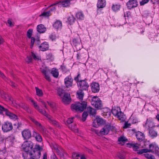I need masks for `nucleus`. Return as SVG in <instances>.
Segmentation results:
<instances>
[{
  "label": "nucleus",
  "mask_w": 159,
  "mask_h": 159,
  "mask_svg": "<svg viewBox=\"0 0 159 159\" xmlns=\"http://www.w3.org/2000/svg\"><path fill=\"white\" fill-rule=\"evenodd\" d=\"M90 86L93 92L96 93L99 92L100 90V85L98 83L93 82L91 83Z\"/></svg>",
  "instance_id": "14"
},
{
  "label": "nucleus",
  "mask_w": 159,
  "mask_h": 159,
  "mask_svg": "<svg viewBox=\"0 0 159 159\" xmlns=\"http://www.w3.org/2000/svg\"><path fill=\"white\" fill-rule=\"evenodd\" d=\"M33 106L36 110H37L39 112L43 115H44V114H46V112L45 111H44L42 109H40L39 106L37 104V103Z\"/></svg>",
  "instance_id": "35"
},
{
  "label": "nucleus",
  "mask_w": 159,
  "mask_h": 159,
  "mask_svg": "<svg viewBox=\"0 0 159 159\" xmlns=\"http://www.w3.org/2000/svg\"><path fill=\"white\" fill-rule=\"evenodd\" d=\"M7 109L4 108L3 106L0 105V114H2L3 111L5 112V110Z\"/></svg>",
  "instance_id": "62"
},
{
  "label": "nucleus",
  "mask_w": 159,
  "mask_h": 159,
  "mask_svg": "<svg viewBox=\"0 0 159 159\" xmlns=\"http://www.w3.org/2000/svg\"><path fill=\"white\" fill-rule=\"evenodd\" d=\"M73 79L70 75L66 77L64 79V83L66 88H68L72 86Z\"/></svg>",
  "instance_id": "9"
},
{
  "label": "nucleus",
  "mask_w": 159,
  "mask_h": 159,
  "mask_svg": "<svg viewBox=\"0 0 159 159\" xmlns=\"http://www.w3.org/2000/svg\"><path fill=\"white\" fill-rule=\"evenodd\" d=\"M68 126L69 128L74 132L75 133L78 132V129L75 124H74L73 125H69Z\"/></svg>",
  "instance_id": "41"
},
{
  "label": "nucleus",
  "mask_w": 159,
  "mask_h": 159,
  "mask_svg": "<svg viewBox=\"0 0 159 159\" xmlns=\"http://www.w3.org/2000/svg\"><path fill=\"white\" fill-rule=\"evenodd\" d=\"M18 106L19 107L22 108L26 111H29V107L27 105L23 103H21Z\"/></svg>",
  "instance_id": "44"
},
{
  "label": "nucleus",
  "mask_w": 159,
  "mask_h": 159,
  "mask_svg": "<svg viewBox=\"0 0 159 159\" xmlns=\"http://www.w3.org/2000/svg\"><path fill=\"white\" fill-rule=\"evenodd\" d=\"M53 28L57 30L61 29L62 27V23L60 20H56L53 25Z\"/></svg>",
  "instance_id": "19"
},
{
  "label": "nucleus",
  "mask_w": 159,
  "mask_h": 159,
  "mask_svg": "<svg viewBox=\"0 0 159 159\" xmlns=\"http://www.w3.org/2000/svg\"><path fill=\"white\" fill-rule=\"evenodd\" d=\"M7 23L9 25V26L10 27H12L14 25V23L12 22L11 20L10 19L8 20Z\"/></svg>",
  "instance_id": "56"
},
{
  "label": "nucleus",
  "mask_w": 159,
  "mask_h": 159,
  "mask_svg": "<svg viewBox=\"0 0 159 159\" xmlns=\"http://www.w3.org/2000/svg\"><path fill=\"white\" fill-rule=\"evenodd\" d=\"M33 106L36 110H37L39 112L43 115H44V114H46V112L45 111H44L42 109H40L39 106L37 104V103Z\"/></svg>",
  "instance_id": "36"
},
{
  "label": "nucleus",
  "mask_w": 159,
  "mask_h": 159,
  "mask_svg": "<svg viewBox=\"0 0 159 159\" xmlns=\"http://www.w3.org/2000/svg\"><path fill=\"white\" fill-rule=\"evenodd\" d=\"M13 129L12 123L8 121L5 122L2 125V129L5 132H8Z\"/></svg>",
  "instance_id": "6"
},
{
  "label": "nucleus",
  "mask_w": 159,
  "mask_h": 159,
  "mask_svg": "<svg viewBox=\"0 0 159 159\" xmlns=\"http://www.w3.org/2000/svg\"><path fill=\"white\" fill-rule=\"evenodd\" d=\"M97 122V123L99 125H100L104 124L105 123L104 121L101 118L98 117H97L95 120Z\"/></svg>",
  "instance_id": "39"
},
{
  "label": "nucleus",
  "mask_w": 159,
  "mask_h": 159,
  "mask_svg": "<svg viewBox=\"0 0 159 159\" xmlns=\"http://www.w3.org/2000/svg\"><path fill=\"white\" fill-rule=\"evenodd\" d=\"M133 148L134 150L135 151H138V150L139 148V147L137 146V144H134Z\"/></svg>",
  "instance_id": "61"
},
{
  "label": "nucleus",
  "mask_w": 159,
  "mask_h": 159,
  "mask_svg": "<svg viewBox=\"0 0 159 159\" xmlns=\"http://www.w3.org/2000/svg\"><path fill=\"white\" fill-rule=\"evenodd\" d=\"M88 116V113L87 112H84L82 115V120L84 121L86 120V118Z\"/></svg>",
  "instance_id": "48"
},
{
  "label": "nucleus",
  "mask_w": 159,
  "mask_h": 159,
  "mask_svg": "<svg viewBox=\"0 0 159 159\" xmlns=\"http://www.w3.org/2000/svg\"><path fill=\"white\" fill-rule=\"evenodd\" d=\"M75 19L74 17L72 15L69 16L67 18V20L69 23L70 25L72 24L74 22Z\"/></svg>",
  "instance_id": "38"
},
{
  "label": "nucleus",
  "mask_w": 159,
  "mask_h": 159,
  "mask_svg": "<svg viewBox=\"0 0 159 159\" xmlns=\"http://www.w3.org/2000/svg\"><path fill=\"white\" fill-rule=\"evenodd\" d=\"M87 110L90 115L93 116H95L96 112V111L95 109L91 107H88L87 108Z\"/></svg>",
  "instance_id": "32"
},
{
  "label": "nucleus",
  "mask_w": 159,
  "mask_h": 159,
  "mask_svg": "<svg viewBox=\"0 0 159 159\" xmlns=\"http://www.w3.org/2000/svg\"><path fill=\"white\" fill-rule=\"evenodd\" d=\"M31 121L38 127H39V131L41 133H43L45 131L46 129L39 122L37 121L35 119L30 118Z\"/></svg>",
  "instance_id": "11"
},
{
  "label": "nucleus",
  "mask_w": 159,
  "mask_h": 159,
  "mask_svg": "<svg viewBox=\"0 0 159 159\" xmlns=\"http://www.w3.org/2000/svg\"><path fill=\"white\" fill-rule=\"evenodd\" d=\"M25 62L28 64H29L32 61V59L31 56H27L25 59Z\"/></svg>",
  "instance_id": "45"
},
{
  "label": "nucleus",
  "mask_w": 159,
  "mask_h": 159,
  "mask_svg": "<svg viewBox=\"0 0 159 159\" xmlns=\"http://www.w3.org/2000/svg\"><path fill=\"white\" fill-rule=\"evenodd\" d=\"M77 97L80 101H82L83 98L84 96V93L83 90H79L76 93Z\"/></svg>",
  "instance_id": "29"
},
{
  "label": "nucleus",
  "mask_w": 159,
  "mask_h": 159,
  "mask_svg": "<svg viewBox=\"0 0 159 159\" xmlns=\"http://www.w3.org/2000/svg\"><path fill=\"white\" fill-rule=\"evenodd\" d=\"M145 126L146 127L148 128L149 129H152V128L156 126L157 127H159V124L156 126L152 119H148L145 124Z\"/></svg>",
  "instance_id": "10"
},
{
  "label": "nucleus",
  "mask_w": 159,
  "mask_h": 159,
  "mask_svg": "<svg viewBox=\"0 0 159 159\" xmlns=\"http://www.w3.org/2000/svg\"><path fill=\"white\" fill-rule=\"evenodd\" d=\"M31 45H30V48H32L33 47V45L34 44V43L35 41V38L33 37H31Z\"/></svg>",
  "instance_id": "59"
},
{
  "label": "nucleus",
  "mask_w": 159,
  "mask_h": 159,
  "mask_svg": "<svg viewBox=\"0 0 159 159\" xmlns=\"http://www.w3.org/2000/svg\"><path fill=\"white\" fill-rule=\"evenodd\" d=\"M49 45L48 43L43 42L39 46V48L40 50L44 51L48 50L49 48Z\"/></svg>",
  "instance_id": "21"
},
{
  "label": "nucleus",
  "mask_w": 159,
  "mask_h": 159,
  "mask_svg": "<svg viewBox=\"0 0 159 159\" xmlns=\"http://www.w3.org/2000/svg\"><path fill=\"white\" fill-rule=\"evenodd\" d=\"M144 155L147 159H156L154 156L147 152L144 154Z\"/></svg>",
  "instance_id": "42"
},
{
  "label": "nucleus",
  "mask_w": 159,
  "mask_h": 159,
  "mask_svg": "<svg viewBox=\"0 0 159 159\" xmlns=\"http://www.w3.org/2000/svg\"><path fill=\"white\" fill-rule=\"evenodd\" d=\"M31 56L32 57L33 59L35 60L38 61L41 60L40 57L39 56L33 52H31Z\"/></svg>",
  "instance_id": "40"
},
{
  "label": "nucleus",
  "mask_w": 159,
  "mask_h": 159,
  "mask_svg": "<svg viewBox=\"0 0 159 159\" xmlns=\"http://www.w3.org/2000/svg\"><path fill=\"white\" fill-rule=\"evenodd\" d=\"M51 147L52 149L57 150V151L58 150V145L55 143H52L51 145Z\"/></svg>",
  "instance_id": "53"
},
{
  "label": "nucleus",
  "mask_w": 159,
  "mask_h": 159,
  "mask_svg": "<svg viewBox=\"0 0 159 159\" xmlns=\"http://www.w3.org/2000/svg\"><path fill=\"white\" fill-rule=\"evenodd\" d=\"M47 103L48 105H49L54 110H55L56 109V104L54 103L53 102H47Z\"/></svg>",
  "instance_id": "47"
},
{
  "label": "nucleus",
  "mask_w": 159,
  "mask_h": 159,
  "mask_svg": "<svg viewBox=\"0 0 159 159\" xmlns=\"http://www.w3.org/2000/svg\"><path fill=\"white\" fill-rule=\"evenodd\" d=\"M51 15L50 11H49L47 12H44L42 13L39 16H43L44 17H47L50 16Z\"/></svg>",
  "instance_id": "43"
},
{
  "label": "nucleus",
  "mask_w": 159,
  "mask_h": 159,
  "mask_svg": "<svg viewBox=\"0 0 159 159\" xmlns=\"http://www.w3.org/2000/svg\"><path fill=\"white\" fill-rule=\"evenodd\" d=\"M62 97V101L65 104H69L71 101L70 94L67 93H65Z\"/></svg>",
  "instance_id": "15"
},
{
  "label": "nucleus",
  "mask_w": 159,
  "mask_h": 159,
  "mask_svg": "<svg viewBox=\"0 0 159 159\" xmlns=\"http://www.w3.org/2000/svg\"><path fill=\"white\" fill-rule=\"evenodd\" d=\"M91 130L94 132L98 136H101V134L100 133V131H99L98 130H97L96 129L93 128H91Z\"/></svg>",
  "instance_id": "46"
},
{
  "label": "nucleus",
  "mask_w": 159,
  "mask_h": 159,
  "mask_svg": "<svg viewBox=\"0 0 159 159\" xmlns=\"http://www.w3.org/2000/svg\"><path fill=\"white\" fill-rule=\"evenodd\" d=\"M118 141L119 143L123 145L125 142L128 141V139L125 137L121 136L118 138Z\"/></svg>",
  "instance_id": "26"
},
{
  "label": "nucleus",
  "mask_w": 159,
  "mask_h": 159,
  "mask_svg": "<svg viewBox=\"0 0 159 159\" xmlns=\"http://www.w3.org/2000/svg\"><path fill=\"white\" fill-rule=\"evenodd\" d=\"M106 5V0H98L97 4V7L98 8H103Z\"/></svg>",
  "instance_id": "22"
},
{
  "label": "nucleus",
  "mask_w": 159,
  "mask_h": 159,
  "mask_svg": "<svg viewBox=\"0 0 159 159\" xmlns=\"http://www.w3.org/2000/svg\"><path fill=\"white\" fill-rule=\"evenodd\" d=\"M117 156L120 159H125V157L124 155L120 153H118Z\"/></svg>",
  "instance_id": "58"
},
{
  "label": "nucleus",
  "mask_w": 159,
  "mask_h": 159,
  "mask_svg": "<svg viewBox=\"0 0 159 159\" xmlns=\"http://www.w3.org/2000/svg\"><path fill=\"white\" fill-rule=\"evenodd\" d=\"M149 149H148V152H152L153 153H158L159 148L157 146L153 144L149 145Z\"/></svg>",
  "instance_id": "17"
},
{
  "label": "nucleus",
  "mask_w": 159,
  "mask_h": 159,
  "mask_svg": "<svg viewBox=\"0 0 159 159\" xmlns=\"http://www.w3.org/2000/svg\"><path fill=\"white\" fill-rule=\"evenodd\" d=\"M41 71L43 74L44 75L45 79L49 81H51V79L48 75V74L50 72V70L46 69H42Z\"/></svg>",
  "instance_id": "18"
},
{
  "label": "nucleus",
  "mask_w": 159,
  "mask_h": 159,
  "mask_svg": "<svg viewBox=\"0 0 159 159\" xmlns=\"http://www.w3.org/2000/svg\"><path fill=\"white\" fill-rule=\"evenodd\" d=\"M22 154L24 159H32L34 157L33 154L31 152L24 151Z\"/></svg>",
  "instance_id": "20"
},
{
  "label": "nucleus",
  "mask_w": 159,
  "mask_h": 159,
  "mask_svg": "<svg viewBox=\"0 0 159 159\" xmlns=\"http://www.w3.org/2000/svg\"><path fill=\"white\" fill-rule=\"evenodd\" d=\"M136 136L137 140L139 141H142L145 139L144 134L140 131H138L136 133Z\"/></svg>",
  "instance_id": "23"
},
{
  "label": "nucleus",
  "mask_w": 159,
  "mask_h": 159,
  "mask_svg": "<svg viewBox=\"0 0 159 159\" xmlns=\"http://www.w3.org/2000/svg\"><path fill=\"white\" fill-rule=\"evenodd\" d=\"M91 104L94 107L99 109L102 107V102L97 96H93L92 98Z\"/></svg>",
  "instance_id": "3"
},
{
  "label": "nucleus",
  "mask_w": 159,
  "mask_h": 159,
  "mask_svg": "<svg viewBox=\"0 0 159 159\" xmlns=\"http://www.w3.org/2000/svg\"><path fill=\"white\" fill-rule=\"evenodd\" d=\"M87 106V103L84 101H82L81 103L77 102L71 105V109L73 111L82 112L86 109Z\"/></svg>",
  "instance_id": "1"
},
{
  "label": "nucleus",
  "mask_w": 159,
  "mask_h": 159,
  "mask_svg": "<svg viewBox=\"0 0 159 159\" xmlns=\"http://www.w3.org/2000/svg\"><path fill=\"white\" fill-rule=\"evenodd\" d=\"M77 84L78 87H79V90H87L89 87L88 83L84 80H79Z\"/></svg>",
  "instance_id": "5"
},
{
  "label": "nucleus",
  "mask_w": 159,
  "mask_h": 159,
  "mask_svg": "<svg viewBox=\"0 0 159 159\" xmlns=\"http://www.w3.org/2000/svg\"><path fill=\"white\" fill-rule=\"evenodd\" d=\"M126 5L128 9L137 7L138 6V2L137 0H129L126 3Z\"/></svg>",
  "instance_id": "8"
},
{
  "label": "nucleus",
  "mask_w": 159,
  "mask_h": 159,
  "mask_svg": "<svg viewBox=\"0 0 159 159\" xmlns=\"http://www.w3.org/2000/svg\"><path fill=\"white\" fill-rule=\"evenodd\" d=\"M137 153L139 154H141L143 153H147L148 152V149H142L137 151Z\"/></svg>",
  "instance_id": "49"
},
{
  "label": "nucleus",
  "mask_w": 159,
  "mask_h": 159,
  "mask_svg": "<svg viewBox=\"0 0 159 159\" xmlns=\"http://www.w3.org/2000/svg\"><path fill=\"white\" fill-rule=\"evenodd\" d=\"M46 30V28L42 24L39 25L37 27V31L40 33L44 32Z\"/></svg>",
  "instance_id": "25"
},
{
  "label": "nucleus",
  "mask_w": 159,
  "mask_h": 159,
  "mask_svg": "<svg viewBox=\"0 0 159 159\" xmlns=\"http://www.w3.org/2000/svg\"><path fill=\"white\" fill-rule=\"evenodd\" d=\"M51 73L53 76L55 78H57L59 75V73L58 70L56 69L53 68L52 69Z\"/></svg>",
  "instance_id": "33"
},
{
  "label": "nucleus",
  "mask_w": 159,
  "mask_h": 159,
  "mask_svg": "<svg viewBox=\"0 0 159 159\" xmlns=\"http://www.w3.org/2000/svg\"><path fill=\"white\" fill-rule=\"evenodd\" d=\"M33 30L32 29H29L27 32V36L28 38L30 39L32 35Z\"/></svg>",
  "instance_id": "50"
},
{
  "label": "nucleus",
  "mask_w": 159,
  "mask_h": 159,
  "mask_svg": "<svg viewBox=\"0 0 159 159\" xmlns=\"http://www.w3.org/2000/svg\"><path fill=\"white\" fill-rule=\"evenodd\" d=\"M10 83H9V84L13 88H16L17 87V85L13 83L12 81L10 80Z\"/></svg>",
  "instance_id": "63"
},
{
  "label": "nucleus",
  "mask_w": 159,
  "mask_h": 159,
  "mask_svg": "<svg viewBox=\"0 0 159 159\" xmlns=\"http://www.w3.org/2000/svg\"><path fill=\"white\" fill-rule=\"evenodd\" d=\"M44 115L47 117L50 123L52 124L53 125L59 128H61L60 125L59 123L54 120L53 118L51 116L49 115L47 112L46 113V114H44Z\"/></svg>",
  "instance_id": "7"
},
{
  "label": "nucleus",
  "mask_w": 159,
  "mask_h": 159,
  "mask_svg": "<svg viewBox=\"0 0 159 159\" xmlns=\"http://www.w3.org/2000/svg\"><path fill=\"white\" fill-rule=\"evenodd\" d=\"M81 76L80 74H78L76 77H75L74 78L76 82L77 83H78V82L79 81V80Z\"/></svg>",
  "instance_id": "57"
},
{
  "label": "nucleus",
  "mask_w": 159,
  "mask_h": 159,
  "mask_svg": "<svg viewBox=\"0 0 159 159\" xmlns=\"http://www.w3.org/2000/svg\"><path fill=\"white\" fill-rule=\"evenodd\" d=\"M120 5L119 4H113L111 9L115 12H117L120 10Z\"/></svg>",
  "instance_id": "34"
},
{
  "label": "nucleus",
  "mask_w": 159,
  "mask_h": 159,
  "mask_svg": "<svg viewBox=\"0 0 159 159\" xmlns=\"http://www.w3.org/2000/svg\"><path fill=\"white\" fill-rule=\"evenodd\" d=\"M72 157L73 159H79V157H80V156L78 153H73Z\"/></svg>",
  "instance_id": "51"
},
{
  "label": "nucleus",
  "mask_w": 159,
  "mask_h": 159,
  "mask_svg": "<svg viewBox=\"0 0 159 159\" xmlns=\"http://www.w3.org/2000/svg\"><path fill=\"white\" fill-rule=\"evenodd\" d=\"M42 148L40 147L39 145L36 144L34 148L33 149V151L34 153L33 156H39V157L41 155V151L42 150Z\"/></svg>",
  "instance_id": "12"
},
{
  "label": "nucleus",
  "mask_w": 159,
  "mask_h": 159,
  "mask_svg": "<svg viewBox=\"0 0 159 159\" xmlns=\"http://www.w3.org/2000/svg\"><path fill=\"white\" fill-rule=\"evenodd\" d=\"M50 39H52V41H55L56 39L57 38V37L56 36V35L54 34H52L51 35L49 36Z\"/></svg>",
  "instance_id": "54"
},
{
  "label": "nucleus",
  "mask_w": 159,
  "mask_h": 159,
  "mask_svg": "<svg viewBox=\"0 0 159 159\" xmlns=\"http://www.w3.org/2000/svg\"><path fill=\"white\" fill-rule=\"evenodd\" d=\"M149 0H142L140 2V4L141 6H143L148 2Z\"/></svg>",
  "instance_id": "55"
},
{
  "label": "nucleus",
  "mask_w": 159,
  "mask_h": 159,
  "mask_svg": "<svg viewBox=\"0 0 159 159\" xmlns=\"http://www.w3.org/2000/svg\"><path fill=\"white\" fill-rule=\"evenodd\" d=\"M111 126L110 125H105L100 130L101 136L102 135L107 134L111 129Z\"/></svg>",
  "instance_id": "13"
},
{
  "label": "nucleus",
  "mask_w": 159,
  "mask_h": 159,
  "mask_svg": "<svg viewBox=\"0 0 159 159\" xmlns=\"http://www.w3.org/2000/svg\"><path fill=\"white\" fill-rule=\"evenodd\" d=\"M5 112L6 115L10 118L11 115H12L13 113L9 111L7 109L5 110Z\"/></svg>",
  "instance_id": "52"
},
{
  "label": "nucleus",
  "mask_w": 159,
  "mask_h": 159,
  "mask_svg": "<svg viewBox=\"0 0 159 159\" xmlns=\"http://www.w3.org/2000/svg\"><path fill=\"white\" fill-rule=\"evenodd\" d=\"M36 91V95L39 97H42L43 95V93L42 90L39 89L37 87H35V88Z\"/></svg>",
  "instance_id": "37"
},
{
  "label": "nucleus",
  "mask_w": 159,
  "mask_h": 159,
  "mask_svg": "<svg viewBox=\"0 0 159 159\" xmlns=\"http://www.w3.org/2000/svg\"><path fill=\"white\" fill-rule=\"evenodd\" d=\"M149 130V133L150 136L153 138L156 137L157 135V132L152 129H150Z\"/></svg>",
  "instance_id": "28"
},
{
  "label": "nucleus",
  "mask_w": 159,
  "mask_h": 159,
  "mask_svg": "<svg viewBox=\"0 0 159 159\" xmlns=\"http://www.w3.org/2000/svg\"><path fill=\"white\" fill-rule=\"evenodd\" d=\"M10 118L15 120L18 119V117L16 115L13 114L12 115H11Z\"/></svg>",
  "instance_id": "60"
},
{
  "label": "nucleus",
  "mask_w": 159,
  "mask_h": 159,
  "mask_svg": "<svg viewBox=\"0 0 159 159\" xmlns=\"http://www.w3.org/2000/svg\"><path fill=\"white\" fill-rule=\"evenodd\" d=\"M70 3L69 0H66L62 2H60V6H62L63 7H66L70 6Z\"/></svg>",
  "instance_id": "30"
},
{
  "label": "nucleus",
  "mask_w": 159,
  "mask_h": 159,
  "mask_svg": "<svg viewBox=\"0 0 159 159\" xmlns=\"http://www.w3.org/2000/svg\"><path fill=\"white\" fill-rule=\"evenodd\" d=\"M33 143L31 141H26L24 142L22 145L23 149L24 151L29 152L32 149Z\"/></svg>",
  "instance_id": "4"
},
{
  "label": "nucleus",
  "mask_w": 159,
  "mask_h": 159,
  "mask_svg": "<svg viewBox=\"0 0 159 159\" xmlns=\"http://www.w3.org/2000/svg\"><path fill=\"white\" fill-rule=\"evenodd\" d=\"M75 16L79 20H83L84 17V15L83 12L81 11L78 12L76 14Z\"/></svg>",
  "instance_id": "27"
},
{
  "label": "nucleus",
  "mask_w": 159,
  "mask_h": 159,
  "mask_svg": "<svg viewBox=\"0 0 159 159\" xmlns=\"http://www.w3.org/2000/svg\"><path fill=\"white\" fill-rule=\"evenodd\" d=\"M22 134L24 139H28L31 137V132L29 129H25L22 132Z\"/></svg>",
  "instance_id": "16"
},
{
  "label": "nucleus",
  "mask_w": 159,
  "mask_h": 159,
  "mask_svg": "<svg viewBox=\"0 0 159 159\" xmlns=\"http://www.w3.org/2000/svg\"><path fill=\"white\" fill-rule=\"evenodd\" d=\"M57 90L58 94L61 97H62L63 94L65 93V91L60 87H57Z\"/></svg>",
  "instance_id": "31"
},
{
  "label": "nucleus",
  "mask_w": 159,
  "mask_h": 159,
  "mask_svg": "<svg viewBox=\"0 0 159 159\" xmlns=\"http://www.w3.org/2000/svg\"><path fill=\"white\" fill-rule=\"evenodd\" d=\"M33 136L35 137V139L37 141L41 142L42 141V139L41 136L36 131H33Z\"/></svg>",
  "instance_id": "24"
},
{
  "label": "nucleus",
  "mask_w": 159,
  "mask_h": 159,
  "mask_svg": "<svg viewBox=\"0 0 159 159\" xmlns=\"http://www.w3.org/2000/svg\"><path fill=\"white\" fill-rule=\"evenodd\" d=\"M111 112L113 114L116 116L119 120L122 121H125L126 118L123 113L122 112L120 107H115L112 108Z\"/></svg>",
  "instance_id": "2"
},
{
  "label": "nucleus",
  "mask_w": 159,
  "mask_h": 159,
  "mask_svg": "<svg viewBox=\"0 0 159 159\" xmlns=\"http://www.w3.org/2000/svg\"><path fill=\"white\" fill-rule=\"evenodd\" d=\"M73 121V118H69L67 120V122L68 124H70L72 123Z\"/></svg>",
  "instance_id": "64"
}]
</instances>
